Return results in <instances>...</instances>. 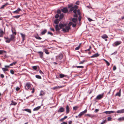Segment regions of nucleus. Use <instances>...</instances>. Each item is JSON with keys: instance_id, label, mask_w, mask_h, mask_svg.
<instances>
[{"instance_id": "nucleus-1", "label": "nucleus", "mask_w": 124, "mask_h": 124, "mask_svg": "<svg viewBox=\"0 0 124 124\" xmlns=\"http://www.w3.org/2000/svg\"><path fill=\"white\" fill-rule=\"evenodd\" d=\"M67 25V24L66 23L62 24L60 23L59 25L56 24L55 26V29L56 31H59L61 29H62L64 26Z\"/></svg>"}, {"instance_id": "nucleus-2", "label": "nucleus", "mask_w": 124, "mask_h": 124, "mask_svg": "<svg viewBox=\"0 0 124 124\" xmlns=\"http://www.w3.org/2000/svg\"><path fill=\"white\" fill-rule=\"evenodd\" d=\"M70 26H64L62 28V31L64 32H67L70 29Z\"/></svg>"}, {"instance_id": "nucleus-3", "label": "nucleus", "mask_w": 124, "mask_h": 124, "mask_svg": "<svg viewBox=\"0 0 124 124\" xmlns=\"http://www.w3.org/2000/svg\"><path fill=\"white\" fill-rule=\"evenodd\" d=\"M87 111V110L85 109L84 111L80 112L78 115V117L79 118H81L82 116L84 114L86 113Z\"/></svg>"}, {"instance_id": "nucleus-4", "label": "nucleus", "mask_w": 124, "mask_h": 124, "mask_svg": "<svg viewBox=\"0 0 124 124\" xmlns=\"http://www.w3.org/2000/svg\"><path fill=\"white\" fill-rule=\"evenodd\" d=\"M63 55L61 53L60 54L56 56V58L60 60H61L63 58Z\"/></svg>"}, {"instance_id": "nucleus-5", "label": "nucleus", "mask_w": 124, "mask_h": 124, "mask_svg": "<svg viewBox=\"0 0 124 124\" xmlns=\"http://www.w3.org/2000/svg\"><path fill=\"white\" fill-rule=\"evenodd\" d=\"M31 87V84L30 83H27L25 85V87L26 89L28 90Z\"/></svg>"}, {"instance_id": "nucleus-6", "label": "nucleus", "mask_w": 124, "mask_h": 124, "mask_svg": "<svg viewBox=\"0 0 124 124\" xmlns=\"http://www.w3.org/2000/svg\"><path fill=\"white\" fill-rule=\"evenodd\" d=\"M103 93L102 94H99L97 96L96 99L98 100H100L103 97Z\"/></svg>"}, {"instance_id": "nucleus-7", "label": "nucleus", "mask_w": 124, "mask_h": 124, "mask_svg": "<svg viewBox=\"0 0 124 124\" xmlns=\"http://www.w3.org/2000/svg\"><path fill=\"white\" fill-rule=\"evenodd\" d=\"M61 10L63 13H66L68 12V10L67 8H64L61 9Z\"/></svg>"}, {"instance_id": "nucleus-8", "label": "nucleus", "mask_w": 124, "mask_h": 124, "mask_svg": "<svg viewBox=\"0 0 124 124\" xmlns=\"http://www.w3.org/2000/svg\"><path fill=\"white\" fill-rule=\"evenodd\" d=\"M121 43V41H116L115 42L114 44V46H116L120 44Z\"/></svg>"}, {"instance_id": "nucleus-9", "label": "nucleus", "mask_w": 124, "mask_h": 124, "mask_svg": "<svg viewBox=\"0 0 124 124\" xmlns=\"http://www.w3.org/2000/svg\"><path fill=\"white\" fill-rule=\"evenodd\" d=\"M15 37L13 34H11L10 36V40L13 41H15Z\"/></svg>"}, {"instance_id": "nucleus-10", "label": "nucleus", "mask_w": 124, "mask_h": 124, "mask_svg": "<svg viewBox=\"0 0 124 124\" xmlns=\"http://www.w3.org/2000/svg\"><path fill=\"white\" fill-rule=\"evenodd\" d=\"M63 87V86H58L53 87L52 89L54 90H57V89H59L60 88H62Z\"/></svg>"}, {"instance_id": "nucleus-11", "label": "nucleus", "mask_w": 124, "mask_h": 124, "mask_svg": "<svg viewBox=\"0 0 124 124\" xmlns=\"http://www.w3.org/2000/svg\"><path fill=\"white\" fill-rule=\"evenodd\" d=\"M64 108L63 107H60L58 110L57 112H63L64 111Z\"/></svg>"}, {"instance_id": "nucleus-12", "label": "nucleus", "mask_w": 124, "mask_h": 124, "mask_svg": "<svg viewBox=\"0 0 124 124\" xmlns=\"http://www.w3.org/2000/svg\"><path fill=\"white\" fill-rule=\"evenodd\" d=\"M20 34L22 38V41H24L25 38V34H23L22 33H20Z\"/></svg>"}, {"instance_id": "nucleus-13", "label": "nucleus", "mask_w": 124, "mask_h": 124, "mask_svg": "<svg viewBox=\"0 0 124 124\" xmlns=\"http://www.w3.org/2000/svg\"><path fill=\"white\" fill-rule=\"evenodd\" d=\"M37 53L39 54V56L40 58H42L43 55V52L41 51H38L37 52Z\"/></svg>"}, {"instance_id": "nucleus-14", "label": "nucleus", "mask_w": 124, "mask_h": 124, "mask_svg": "<svg viewBox=\"0 0 124 124\" xmlns=\"http://www.w3.org/2000/svg\"><path fill=\"white\" fill-rule=\"evenodd\" d=\"M115 111H105L103 112V113H106V114H110L112 113H114Z\"/></svg>"}, {"instance_id": "nucleus-15", "label": "nucleus", "mask_w": 124, "mask_h": 124, "mask_svg": "<svg viewBox=\"0 0 124 124\" xmlns=\"http://www.w3.org/2000/svg\"><path fill=\"white\" fill-rule=\"evenodd\" d=\"M116 113H124V109L118 110L116 111Z\"/></svg>"}, {"instance_id": "nucleus-16", "label": "nucleus", "mask_w": 124, "mask_h": 124, "mask_svg": "<svg viewBox=\"0 0 124 124\" xmlns=\"http://www.w3.org/2000/svg\"><path fill=\"white\" fill-rule=\"evenodd\" d=\"M45 94V93L44 91L41 90L40 91V93L39 94V95L42 96H43Z\"/></svg>"}, {"instance_id": "nucleus-17", "label": "nucleus", "mask_w": 124, "mask_h": 124, "mask_svg": "<svg viewBox=\"0 0 124 124\" xmlns=\"http://www.w3.org/2000/svg\"><path fill=\"white\" fill-rule=\"evenodd\" d=\"M4 32L3 30L1 29H0V37H2Z\"/></svg>"}, {"instance_id": "nucleus-18", "label": "nucleus", "mask_w": 124, "mask_h": 124, "mask_svg": "<svg viewBox=\"0 0 124 124\" xmlns=\"http://www.w3.org/2000/svg\"><path fill=\"white\" fill-rule=\"evenodd\" d=\"M66 113L67 114L69 113L70 112V110L69 108L68 105H67L66 106Z\"/></svg>"}, {"instance_id": "nucleus-19", "label": "nucleus", "mask_w": 124, "mask_h": 124, "mask_svg": "<svg viewBox=\"0 0 124 124\" xmlns=\"http://www.w3.org/2000/svg\"><path fill=\"white\" fill-rule=\"evenodd\" d=\"M60 20L59 19H56L54 21V23L55 24H58Z\"/></svg>"}, {"instance_id": "nucleus-20", "label": "nucleus", "mask_w": 124, "mask_h": 124, "mask_svg": "<svg viewBox=\"0 0 124 124\" xmlns=\"http://www.w3.org/2000/svg\"><path fill=\"white\" fill-rule=\"evenodd\" d=\"M17 104V102L12 100L11 101V103L10 104V105H15Z\"/></svg>"}, {"instance_id": "nucleus-21", "label": "nucleus", "mask_w": 124, "mask_h": 124, "mask_svg": "<svg viewBox=\"0 0 124 124\" xmlns=\"http://www.w3.org/2000/svg\"><path fill=\"white\" fill-rule=\"evenodd\" d=\"M99 55V54L98 53H96L93 55H92V56H91V58H94L95 57H96L98 56Z\"/></svg>"}, {"instance_id": "nucleus-22", "label": "nucleus", "mask_w": 124, "mask_h": 124, "mask_svg": "<svg viewBox=\"0 0 124 124\" xmlns=\"http://www.w3.org/2000/svg\"><path fill=\"white\" fill-rule=\"evenodd\" d=\"M41 108L40 106H38L35 108H34L33 109V111H37L39 109Z\"/></svg>"}, {"instance_id": "nucleus-23", "label": "nucleus", "mask_w": 124, "mask_h": 124, "mask_svg": "<svg viewBox=\"0 0 124 124\" xmlns=\"http://www.w3.org/2000/svg\"><path fill=\"white\" fill-rule=\"evenodd\" d=\"M101 38L103 39H105L107 38L108 37L106 35L104 34L101 36Z\"/></svg>"}, {"instance_id": "nucleus-24", "label": "nucleus", "mask_w": 124, "mask_h": 124, "mask_svg": "<svg viewBox=\"0 0 124 124\" xmlns=\"http://www.w3.org/2000/svg\"><path fill=\"white\" fill-rule=\"evenodd\" d=\"M47 30L45 29L41 32V34L42 35H43L47 32Z\"/></svg>"}, {"instance_id": "nucleus-25", "label": "nucleus", "mask_w": 124, "mask_h": 124, "mask_svg": "<svg viewBox=\"0 0 124 124\" xmlns=\"http://www.w3.org/2000/svg\"><path fill=\"white\" fill-rule=\"evenodd\" d=\"M23 110L26 111L30 113H31V111L30 109H24Z\"/></svg>"}, {"instance_id": "nucleus-26", "label": "nucleus", "mask_w": 124, "mask_h": 124, "mask_svg": "<svg viewBox=\"0 0 124 124\" xmlns=\"http://www.w3.org/2000/svg\"><path fill=\"white\" fill-rule=\"evenodd\" d=\"M77 18H73L72 19V21L74 23H76L77 21Z\"/></svg>"}, {"instance_id": "nucleus-27", "label": "nucleus", "mask_w": 124, "mask_h": 124, "mask_svg": "<svg viewBox=\"0 0 124 124\" xmlns=\"http://www.w3.org/2000/svg\"><path fill=\"white\" fill-rule=\"evenodd\" d=\"M35 37L36 39H41V38L39 37L38 34H37V36H35Z\"/></svg>"}, {"instance_id": "nucleus-28", "label": "nucleus", "mask_w": 124, "mask_h": 124, "mask_svg": "<svg viewBox=\"0 0 124 124\" xmlns=\"http://www.w3.org/2000/svg\"><path fill=\"white\" fill-rule=\"evenodd\" d=\"M21 10V9L19 8H18V9L15 10V12L16 13H18L19 11Z\"/></svg>"}, {"instance_id": "nucleus-29", "label": "nucleus", "mask_w": 124, "mask_h": 124, "mask_svg": "<svg viewBox=\"0 0 124 124\" xmlns=\"http://www.w3.org/2000/svg\"><path fill=\"white\" fill-rule=\"evenodd\" d=\"M107 122V121L106 120H103L102 121L101 123V124H104L106 123Z\"/></svg>"}, {"instance_id": "nucleus-30", "label": "nucleus", "mask_w": 124, "mask_h": 124, "mask_svg": "<svg viewBox=\"0 0 124 124\" xmlns=\"http://www.w3.org/2000/svg\"><path fill=\"white\" fill-rule=\"evenodd\" d=\"M120 91L121 90H120L119 92L117 93L116 94V95L118 96H119L120 97L121 96Z\"/></svg>"}, {"instance_id": "nucleus-31", "label": "nucleus", "mask_w": 124, "mask_h": 124, "mask_svg": "<svg viewBox=\"0 0 124 124\" xmlns=\"http://www.w3.org/2000/svg\"><path fill=\"white\" fill-rule=\"evenodd\" d=\"M67 116H65L64 117H63V118H61V119L60 120V121H62L63 120H64V119H66V118H67Z\"/></svg>"}, {"instance_id": "nucleus-32", "label": "nucleus", "mask_w": 124, "mask_h": 124, "mask_svg": "<svg viewBox=\"0 0 124 124\" xmlns=\"http://www.w3.org/2000/svg\"><path fill=\"white\" fill-rule=\"evenodd\" d=\"M63 17V14H61L59 16V19L60 20H61L62 19Z\"/></svg>"}, {"instance_id": "nucleus-33", "label": "nucleus", "mask_w": 124, "mask_h": 124, "mask_svg": "<svg viewBox=\"0 0 124 124\" xmlns=\"http://www.w3.org/2000/svg\"><path fill=\"white\" fill-rule=\"evenodd\" d=\"M81 44V43L78 46L75 48V50H78L80 47Z\"/></svg>"}, {"instance_id": "nucleus-34", "label": "nucleus", "mask_w": 124, "mask_h": 124, "mask_svg": "<svg viewBox=\"0 0 124 124\" xmlns=\"http://www.w3.org/2000/svg\"><path fill=\"white\" fill-rule=\"evenodd\" d=\"M78 108V107L77 106H75L73 107V109L74 110H77Z\"/></svg>"}, {"instance_id": "nucleus-35", "label": "nucleus", "mask_w": 124, "mask_h": 124, "mask_svg": "<svg viewBox=\"0 0 124 124\" xmlns=\"http://www.w3.org/2000/svg\"><path fill=\"white\" fill-rule=\"evenodd\" d=\"M77 6L75 5L74 7L71 8L70 9V11H73V10H74V8H75V7Z\"/></svg>"}, {"instance_id": "nucleus-36", "label": "nucleus", "mask_w": 124, "mask_h": 124, "mask_svg": "<svg viewBox=\"0 0 124 124\" xmlns=\"http://www.w3.org/2000/svg\"><path fill=\"white\" fill-rule=\"evenodd\" d=\"M118 120L119 121H124V117L120 118H118Z\"/></svg>"}, {"instance_id": "nucleus-37", "label": "nucleus", "mask_w": 124, "mask_h": 124, "mask_svg": "<svg viewBox=\"0 0 124 124\" xmlns=\"http://www.w3.org/2000/svg\"><path fill=\"white\" fill-rule=\"evenodd\" d=\"M44 51L45 53L47 54H49V52L48 51V50L46 49H45Z\"/></svg>"}, {"instance_id": "nucleus-38", "label": "nucleus", "mask_w": 124, "mask_h": 124, "mask_svg": "<svg viewBox=\"0 0 124 124\" xmlns=\"http://www.w3.org/2000/svg\"><path fill=\"white\" fill-rule=\"evenodd\" d=\"M16 63H17L16 62H13L12 63H11V64H10L9 65V66H12L13 65H15Z\"/></svg>"}, {"instance_id": "nucleus-39", "label": "nucleus", "mask_w": 124, "mask_h": 124, "mask_svg": "<svg viewBox=\"0 0 124 124\" xmlns=\"http://www.w3.org/2000/svg\"><path fill=\"white\" fill-rule=\"evenodd\" d=\"M112 119V118L110 117H108L107 118V120L108 121H111Z\"/></svg>"}, {"instance_id": "nucleus-40", "label": "nucleus", "mask_w": 124, "mask_h": 124, "mask_svg": "<svg viewBox=\"0 0 124 124\" xmlns=\"http://www.w3.org/2000/svg\"><path fill=\"white\" fill-rule=\"evenodd\" d=\"M36 78L38 79H41V77L39 75H36L35 76Z\"/></svg>"}, {"instance_id": "nucleus-41", "label": "nucleus", "mask_w": 124, "mask_h": 124, "mask_svg": "<svg viewBox=\"0 0 124 124\" xmlns=\"http://www.w3.org/2000/svg\"><path fill=\"white\" fill-rule=\"evenodd\" d=\"M20 15H17V16H13V17L14 18H15L16 19H17L19 18L20 17Z\"/></svg>"}, {"instance_id": "nucleus-42", "label": "nucleus", "mask_w": 124, "mask_h": 124, "mask_svg": "<svg viewBox=\"0 0 124 124\" xmlns=\"http://www.w3.org/2000/svg\"><path fill=\"white\" fill-rule=\"evenodd\" d=\"M2 68L3 71L4 72H5L6 71H7L8 70V69L5 68Z\"/></svg>"}, {"instance_id": "nucleus-43", "label": "nucleus", "mask_w": 124, "mask_h": 124, "mask_svg": "<svg viewBox=\"0 0 124 124\" xmlns=\"http://www.w3.org/2000/svg\"><path fill=\"white\" fill-rule=\"evenodd\" d=\"M59 76L60 78H63L65 77V76L63 74H60L59 75Z\"/></svg>"}, {"instance_id": "nucleus-44", "label": "nucleus", "mask_w": 124, "mask_h": 124, "mask_svg": "<svg viewBox=\"0 0 124 124\" xmlns=\"http://www.w3.org/2000/svg\"><path fill=\"white\" fill-rule=\"evenodd\" d=\"M11 41V40H10V39L8 38L7 40H6L5 41L6 43H9Z\"/></svg>"}, {"instance_id": "nucleus-45", "label": "nucleus", "mask_w": 124, "mask_h": 124, "mask_svg": "<svg viewBox=\"0 0 124 124\" xmlns=\"http://www.w3.org/2000/svg\"><path fill=\"white\" fill-rule=\"evenodd\" d=\"M80 61L81 62L79 63V64H83L84 62L86 61L85 60H83L82 61Z\"/></svg>"}, {"instance_id": "nucleus-46", "label": "nucleus", "mask_w": 124, "mask_h": 124, "mask_svg": "<svg viewBox=\"0 0 124 124\" xmlns=\"http://www.w3.org/2000/svg\"><path fill=\"white\" fill-rule=\"evenodd\" d=\"M37 67V66H34L32 67L33 69L35 70H36Z\"/></svg>"}, {"instance_id": "nucleus-47", "label": "nucleus", "mask_w": 124, "mask_h": 124, "mask_svg": "<svg viewBox=\"0 0 124 124\" xmlns=\"http://www.w3.org/2000/svg\"><path fill=\"white\" fill-rule=\"evenodd\" d=\"M6 51L3 50H0V54H2L4 52H5Z\"/></svg>"}, {"instance_id": "nucleus-48", "label": "nucleus", "mask_w": 124, "mask_h": 124, "mask_svg": "<svg viewBox=\"0 0 124 124\" xmlns=\"http://www.w3.org/2000/svg\"><path fill=\"white\" fill-rule=\"evenodd\" d=\"M76 67L78 68H84V67L82 66H76Z\"/></svg>"}, {"instance_id": "nucleus-49", "label": "nucleus", "mask_w": 124, "mask_h": 124, "mask_svg": "<svg viewBox=\"0 0 124 124\" xmlns=\"http://www.w3.org/2000/svg\"><path fill=\"white\" fill-rule=\"evenodd\" d=\"M10 72L12 74H13L14 73V71L13 70H10Z\"/></svg>"}, {"instance_id": "nucleus-50", "label": "nucleus", "mask_w": 124, "mask_h": 124, "mask_svg": "<svg viewBox=\"0 0 124 124\" xmlns=\"http://www.w3.org/2000/svg\"><path fill=\"white\" fill-rule=\"evenodd\" d=\"M76 25V23H74V24H72V27H75Z\"/></svg>"}, {"instance_id": "nucleus-51", "label": "nucleus", "mask_w": 124, "mask_h": 124, "mask_svg": "<svg viewBox=\"0 0 124 124\" xmlns=\"http://www.w3.org/2000/svg\"><path fill=\"white\" fill-rule=\"evenodd\" d=\"M59 17V15L58 14H56L55 16V18H58Z\"/></svg>"}, {"instance_id": "nucleus-52", "label": "nucleus", "mask_w": 124, "mask_h": 124, "mask_svg": "<svg viewBox=\"0 0 124 124\" xmlns=\"http://www.w3.org/2000/svg\"><path fill=\"white\" fill-rule=\"evenodd\" d=\"M57 12L58 14H60L61 13V10L60 9H58L57 11Z\"/></svg>"}, {"instance_id": "nucleus-53", "label": "nucleus", "mask_w": 124, "mask_h": 124, "mask_svg": "<svg viewBox=\"0 0 124 124\" xmlns=\"http://www.w3.org/2000/svg\"><path fill=\"white\" fill-rule=\"evenodd\" d=\"M116 67L115 66H114L113 67V70H115L116 69Z\"/></svg>"}, {"instance_id": "nucleus-54", "label": "nucleus", "mask_w": 124, "mask_h": 124, "mask_svg": "<svg viewBox=\"0 0 124 124\" xmlns=\"http://www.w3.org/2000/svg\"><path fill=\"white\" fill-rule=\"evenodd\" d=\"M80 1H78L76 2V4L77 5H79V4Z\"/></svg>"}, {"instance_id": "nucleus-55", "label": "nucleus", "mask_w": 124, "mask_h": 124, "mask_svg": "<svg viewBox=\"0 0 124 124\" xmlns=\"http://www.w3.org/2000/svg\"><path fill=\"white\" fill-rule=\"evenodd\" d=\"M5 5H2V6L0 8V9H2L4 8L5 7Z\"/></svg>"}, {"instance_id": "nucleus-56", "label": "nucleus", "mask_w": 124, "mask_h": 124, "mask_svg": "<svg viewBox=\"0 0 124 124\" xmlns=\"http://www.w3.org/2000/svg\"><path fill=\"white\" fill-rule=\"evenodd\" d=\"M81 16H80V15L78 18V20L79 21H81Z\"/></svg>"}, {"instance_id": "nucleus-57", "label": "nucleus", "mask_w": 124, "mask_h": 124, "mask_svg": "<svg viewBox=\"0 0 124 124\" xmlns=\"http://www.w3.org/2000/svg\"><path fill=\"white\" fill-rule=\"evenodd\" d=\"M87 19L88 21L90 22H91L93 21L92 19L89 18H88Z\"/></svg>"}, {"instance_id": "nucleus-58", "label": "nucleus", "mask_w": 124, "mask_h": 124, "mask_svg": "<svg viewBox=\"0 0 124 124\" xmlns=\"http://www.w3.org/2000/svg\"><path fill=\"white\" fill-rule=\"evenodd\" d=\"M12 32L13 33V34H14L15 35H16V32H14L12 30Z\"/></svg>"}, {"instance_id": "nucleus-59", "label": "nucleus", "mask_w": 124, "mask_h": 124, "mask_svg": "<svg viewBox=\"0 0 124 124\" xmlns=\"http://www.w3.org/2000/svg\"><path fill=\"white\" fill-rule=\"evenodd\" d=\"M48 34H50L51 35L53 36V34L51 32H48L47 33Z\"/></svg>"}, {"instance_id": "nucleus-60", "label": "nucleus", "mask_w": 124, "mask_h": 124, "mask_svg": "<svg viewBox=\"0 0 124 124\" xmlns=\"http://www.w3.org/2000/svg\"><path fill=\"white\" fill-rule=\"evenodd\" d=\"M77 11V10L76 9H74L73 11V12L75 14H76Z\"/></svg>"}, {"instance_id": "nucleus-61", "label": "nucleus", "mask_w": 124, "mask_h": 124, "mask_svg": "<svg viewBox=\"0 0 124 124\" xmlns=\"http://www.w3.org/2000/svg\"><path fill=\"white\" fill-rule=\"evenodd\" d=\"M74 17H76V18H77V15L76 14H74Z\"/></svg>"}, {"instance_id": "nucleus-62", "label": "nucleus", "mask_w": 124, "mask_h": 124, "mask_svg": "<svg viewBox=\"0 0 124 124\" xmlns=\"http://www.w3.org/2000/svg\"><path fill=\"white\" fill-rule=\"evenodd\" d=\"M0 77L2 78H3L4 77V76L3 74H1L0 75Z\"/></svg>"}, {"instance_id": "nucleus-63", "label": "nucleus", "mask_w": 124, "mask_h": 124, "mask_svg": "<svg viewBox=\"0 0 124 124\" xmlns=\"http://www.w3.org/2000/svg\"><path fill=\"white\" fill-rule=\"evenodd\" d=\"M39 73L40 74H44V73H43V72H42V71L41 70H39Z\"/></svg>"}, {"instance_id": "nucleus-64", "label": "nucleus", "mask_w": 124, "mask_h": 124, "mask_svg": "<svg viewBox=\"0 0 124 124\" xmlns=\"http://www.w3.org/2000/svg\"><path fill=\"white\" fill-rule=\"evenodd\" d=\"M19 89L20 88L19 87H17L16 88V91H18L19 90Z\"/></svg>"}]
</instances>
